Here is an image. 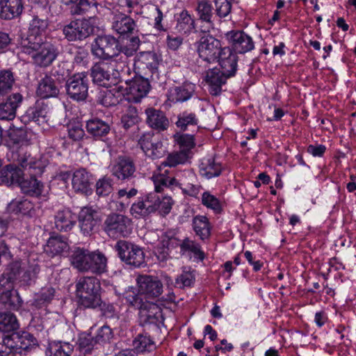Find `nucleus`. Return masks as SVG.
Segmentation results:
<instances>
[{"instance_id": "obj_1", "label": "nucleus", "mask_w": 356, "mask_h": 356, "mask_svg": "<svg viewBox=\"0 0 356 356\" xmlns=\"http://www.w3.org/2000/svg\"><path fill=\"white\" fill-rule=\"evenodd\" d=\"M19 328V323L16 316L10 312H0V332H10L6 335L3 342L0 343V356H15L16 353H22L37 344L33 335L28 332L14 331Z\"/></svg>"}, {"instance_id": "obj_2", "label": "nucleus", "mask_w": 356, "mask_h": 356, "mask_svg": "<svg viewBox=\"0 0 356 356\" xmlns=\"http://www.w3.org/2000/svg\"><path fill=\"white\" fill-rule=\"evenodd\" d=\"M72 265L81 272L102 274L106 268V258L100 252L76 248L71 256Z\"/></svg>"}, {"instance_id": "obj_3", "label": "nucleus", "mask_w": 356, "mask_h": 356, "mask_svg": "<svg viewBox=\"0 0 356 356\" xmlns=\"http://www.w3.org/2000/svg\"><path fill=\"white\" fill-rule=\"evenodd\" d=\"M23 51L31 56L33 63L39 67H46L49 66L58 55L57 47L48 42H42L41 39L33 41L29 38L26 41H22Z\"/></svg>"}, {"instance_id": "obj_4", "label": "nucleus", "mask_w": 356, "mask_h": 356, "mask_svg": "<svg viewBox=\"0 0 356 356\" xmlns=\"http://www.w3.org/2000/svg\"><path fill=\"white\" fill-rule=\"evenodd\" d=\"M101 284L95 277H83L76 284V293L80 305L85 308L95 309L101 306Z\"/></svg>"}, {"instance_id": "obj_5", "label": "nucleus", "mask_w": 356, "mask_h": 356, "mask_svg": "<svg viewBox=\"0 0 356 356\" xmlns=\"http://www.w3.org/2000/svg\"><path fill=\"white\" fill-rule=\"evenodd\" d=\"M102 229L110 238L127 237L132 231L131 220L122 214L112 213L106 217Z\"/></svg>"}, {"instance_id": "obj_6", "label": "nucleus", "mask_w": 356, "mask_h": 356, "mask_svg": "<svg viewBox=\"0 0 356 356\" xmlns=\"http://www.w3.org/2000/svg\"><path fill=\"white\" fill-rule=\"evenodd\" d=\"M195 44L199 58L206 64L216 63L222 47L221 42L210 35L201 37Z\"/></svg>"}, {"instance_id": "obj_7", "label": "nucleus", "mask_w": 356, "mask_h": 356, "mask_svg": "<svg viewBox=\"0 0 356 356\" xmlns=\"http://www.w3.org/2000/svg\"><path fill=\"white\" fill-rule=\"evenodd\" d=\"M119 49V42L111 35L97 36L91 44V53L97 58L108 60Z\"/></svg>"}, {"instance_id": "obj_8", "label": "nucleus", "mask_w": 356, "mask_h": 356, "mask_svg": "<svg viewBox=\"0 0 356 356\" xmlns=\"http://www.w3.org/2000/svg\"><path fill=\"white\" fill-rule=\"evenodd\" d=\"M122 261L134 267H140L145 263V254L142 248L132 243L120 240L115 246Z\"/></svg>"}, {"instance_id": "obj_9", "label": "nucleus", "mask_w": 356, "mask_h": 356, "mask_svg": "<svg viewBox=\"0 0 356 356\" xmlns=\"http://www.w3.org/2000/svg\"><path fill=\"white\" fill-rule=\"evenodd\" d=\"M67 95L72 99L83 101L88 97V79L87 72L74 74L66 83Z\"/></svg>"}, {"instance_id": "obj_10", "label": "nucleus", "mask_w": 356, "mask_h": 356, "mask_svg": "<svg viewBox=\"0 0 356 356\" xmlns=\"http://www.w3.org/2000/svg\"><path fill=\"white\" fill-rule=\"evenodd\" d=\"M13 283L10 277H0V302L9 309L18 310L22 306V300L16 291H13Z\"/></svg>"}, {"instance_id": "obj_11", "label": "nucleus", "mask_w": 356, "mask_h": 356, "mask_svg": "<svg viewBox=\"0 0 356 356\" xmlns=\"http://www.w3.org/2000/svg\"><path fill=\"white\" fill-rule=\"evenodd\" d=\"M159 192H150L140 197L130 208V213L135 218H145L156 211V202L159 200Z\"/></svg>"}, {"instance_id": "obj_12", "label": "nucleus", "mask_w": 356, "mask_h": 356, "mask_svg": "<svg viewBox=\"0 0 356 356\" xmlns=\"http://www.w3.org/2000/svg\"><path fill=\"white\" fill-rule=\"evenodd\" d=\"M111 70L109 64L104 60L96 63L90 69L93 83L104 87L117 84L120 79L115 72L111 73Z\"/></svg>"}, {"instance_id": "obj_13", "label": "nucleus", "mask_w": 356, "mask_h": 356, "mask_svg": "<svg viewBox=\"0 0 356 356\" xmlns=\"http://www.w3.org/2000/svg\"><path fill=\"white\" fill-rule=\"evenodd\" d=\"M138 144L145 155L152 159L162 158L167 152L163 143L152 132L144 134L139 139Z\"/></svg>"}, {"instance_id": "obj_14", "label": "nucleus", "mask_w": 356, "mask_h": 356, "mask_svg": "<svg viewBox=\"0 0 356 356\" xmlns=\"http://www.w3.org/2000/svg\"><path fill=\"white\" fill-rule=\"evenodd\" d=\"M78 220L81 232L84 235H90L101 221L99 211L92 206L81 208Z\"/></svg>"}, {"instance_id": "obj_15", "label": "nucleus", "mask_w": 356, "mask_h": 356, "mask_svg": "<svg viewBox=\"0 0 356 356\" xmlns=\"http://www.w3.org/2000/svg\"><path fill=\"white\" fill-rule=\"evenodd\" d=\"M136 282L139 292L146 299L154 300L163 293V284L156 277L147 275H139L136 279Z\"/></svg>"}, {"instance_id": "obj_16", "label": "nucleus", "mask_w": 356, "mask_h": 356, "mask_svg": "<svg viewBox=\"0 0 356 356\" xmlns=\"http://www.w3.org/2000/svg\"><path fill=\"white\" fill-rule=\"evenodd\" d=\"M177 235L175 229H168L161 234L154 250L159 259L164 261L168 257L170 250L177 247L181 248V241Z\"/></svg>"}, {"instance_id": "obj_17", "label": "nucleus", "mask_w": 356, "mask_h": 356, "mask_svg": "<svg viewBox=\"0 0 356 356\" xmlns=\"http://www.w3.org/2000/svg\"><path fill=\"white\" fill-rule=\"evenodd\" d=\"M136 64L139 68L147 70L152 81H157L159 80V74L158 67L159 65V58L158 55L154 51H142L136 56Z\"/></svg>"}, {"instance_id": "obj_18", "label": "nucleus", "mask_w": 356, "mask_h": 356, "mask_svg": "<svg viewBox=\"0 0 356 356\" xmlns=\"http://www.w3.org/2000/svg\"><path fill=\"white\" fill-rule=\"evenodd\" d=\"M63 32L69 41L82 40L92 33V28L87 20H76L65 26Z\"/></svg>"}, {"instance_id": "obj_19", "label": "nucleus", "mask_w": 356, "mask_h": 356, "mask_svg": "<svg viewBox=\"0 0 356 356\" xmlns=\"http://www.w3.org/2000/svg\"><path fill=\"white\" fill-rule=\"evenodd\" d=\"M136 168L133 159L126 156H120L111 165L112 175L120 180L129 179L134 176Z\"/></svg>"}, {"instance_id": "obj_20", "label": "nucleus", "mask_w": 356, "mask_h": 356, "mask_svg": "<svg viewBox=\"0 0 356 356\" xmlns=\"http://www.w3.org/2000/svg\"><path fill=\"white\" fill-rule=\"evenodd\" d=\"M226 36L236 54H245L254 48L252 38L243 31H232L227 32Z\"/></svg>"}, {"instance_id": "obj_21", "label": "nucleus", "mask_w": 356, "mask_h": 356, "mask_svg": "<svg viewBox=\"0 0 356 356\" xmlns=\"http://www.w3.org/2000/svg\"><path fill=\"white\" fill-rule=\"evenodd\" d=\"M111 28L114 32L123 38H129L136 31V22L127 15L115 13L111 21Z\"/></svg>"}, {"instance_id": "obj_22", "label": "nucleus", "mask_w": 356, "mask_h": 356, "mask_svg": "<svg viewBox=\"0 0 356 356\" xmlns=\"http://www.w3.org/2000/svg\"><path fill=\"white\" fill-rule=\"evenodd\" d=\"M143 296L138 289L129 286L122 293V298L129 307L139 310L140 314L146 312L147 309L151 307L156 309V305L151 303L147 300H144Z\"/></svg>"}, {"instance_id": "obj_23", "label": "nucleus", "mask_w": 356, "mask_h": 356, "mask_svg": "<svg viewBox=\"0 0 356 356\" xmlns=\"http://www.w3.org/2000/svg\"><path fill=\"white\" fill-rule=\"evenodd\" d=\"M223 70L217 67L209 69L206 74L205 81L209 86V92L211 95L218 96L222 92V86L225 84L228 76Z\"/></svg>"}, {"instance_id": "obj_24", "label": "nucleus", "mask_w": 356, "mask_h": 356, "mask_svg": "<svg viewBox=\"0 0 356 356\" xmlns=\"http://www.w3.org/2000/svg\"><path fill=\"white\" fill-rule=\"evenodd\" d=\"M238 57L236 54L229 47H222L218 59V62L222 70L228 76H234L237 70Z\"/></svg>"}, {"instance_id": "obj_25", "label": "nucleus", "mask_w": 356, "mask_h": 356, "mask_svg": "<svg viewBox=\"0 0 356 356\" xmlns=\"http://www.w3.org/2000/svg\"><path fill=\"white\" fill-rule=\"evenodd\" d=\"M146 123L158 132L165 131L170 126V122L163 111L154 108L145 110Z\"/></svg>"}, {"instance_id": "obj_26", "label": "nucleus", "mask_w": 356, "mask_h": 356, "mask_svg": "<svg viewBox=\"0 0 356 356\" xmlns=\"http://www.w3.org/2000/svg\"><path fill=\"white\" fill-rule=\"evenodd\" d=\"M76 220V215L70 209H60L54 215V226L60 232H67L72 230Z\"/></svg>"}, {"instance_id": "obj_27", "label": "nucleus", "mask_w": 356, "mask_h": 356, "mask_svg": "<svg viewBox=\"0 0 356 356\" xmlns=\"http://www.w3.org/2000/svg\"><path fill=\"white\" fill-rule=\"evenodd\" d=\"M128 94L129 99L136 103L140 102L141 99L145 97L150 88L148 79L141 76L135 77L129 81Z\"/></svg>"}, {"instance_id": "obj_28", "label": "nucleus", "mask_w": 356, "mask_h": 356, "mask_svg": "<svg viewBox=\"0 0 356 356\" xmlns=\"http://www.w3.org/2000/svg\"><path fill=\"white\" fill-rule=\"evenodd\" d=\"M22 101L19 93H14L7 97L6 100L0 103V120H12L16 116L17 108Z\"/></svg>"}, {"instance_id": "obj_29", "label": "nucleus", "mask_w": 356, "mask_h": 356, "mask_svg": "<svg viewBox=\"0 0 356 356\" xmlns=\"http://www.w3.org/2000/svg\"><path fill=\"white\" fill-rule=\"evenodd\" d=\"M195 92V85L185 83L181 86L172 87L168 92V100L172 103H182L190 99Z\"/></svg>"}, {"instance_id": "obj_30", "label": "nucleus", "mask_w": 356, "mask_h": 356, "mask_svg": "<svg viewBox=\"0 0 356 356\" xmlns=\"http://www.w3.org/2000/svg\"><path fill=\"white\" fill-rule=\"evenodd\" d=\"M129 58L118 49L117 52H115V55L108 60L111 70L116 74L120 81L123 76L130 72Z\"/></svg>"}, {"instance_id": "obj_31", "label": "nucleus", "mask_w": 356, "mask_h": 356, "mask_svg": "<svg viewBox=\"0 0 356 356\" xmlns=\"http://www.w3.org/2000/svg\"><path fill=\"white\" fill-rule=\"evenodd\" d=\"M175 30L180 34L188 35L196 31L194 17L186 10H183L175 16Z\"/></svg>"}, {"instance_id": "obj_32", "label": "nucleus", "mask_w": 356, "mask_h": 356, "mask_svg": "<svg viewBox=\"0 0 356 356\" xmlns=\"http://www.w3.org/2000/svg\"><path fill=\"white\" fill-rule=\"evenodd\" d=\"M70 245L67 237L62 235L51 236L47 243L45 251L51 257L67 254Z\"/></svg>"}, {"instance_id": "obj_33", "label": "nucleus", "mask_w": 356, "mask_h": 356, "mask_svg": "<svg viewBox=\"0 0 356 356\" xmlns=\"http://www.w3.org/2000/svg\"><path fill=\"white\" fill-rule=\"evenodd\" d=\"M24 9L22 0H0V17L12 19L19 16Z\"/></svg>"}, {"instance_id": "obj_34", "label": "nucleus", "mask_w": 356, "mask_h": 356, "mask_svg": "<svg viewBox=\"0 0 356 356\" xmlns=\"http://www.w3.org/2000/svg\"><path fill=\"white\" fill-rule=\"evenodd\" d=\"M22 175V169L15 165L9 164L2 166L0 159V186H11L19 181Z\"/></svg>"}, {"instance_id": "obj_35", "label": "nucleus", "mask_w": 356, "mask_h": 356, "mask_svg": "<svg viewBox=\"0 0 356 356\" xmlns=\"http://www.w3.org/2000/svg\"><path fill=\"white\" fill-rule=\"evenodd\" d=\"M222 165L215 157L204 158L200 165V172L202 177L211 179L218 177L222 172Z\"/></svg>"}, {"instance_id": "obj_36", "label": "nucleus", "mask_w": 356, "mask_h": 356, "mask_svg": "<svg viewBox=\"0 0 356 356\" xmlns=\"http://www.w3.org/2000/svg\"><path fill=\"white\" fill-rule=\"evenodd\" d=\"M23 175L24 173L22 170L21 177L19 181L15 182V184L19 186L22 191L25 194L35 197L40 195L42 191L43 184L35 179L34 176L24 179Z\"/></svg>"}, {"instance_id": "obj_37", "label": "nucleus", "mask_w": 356, "mask_h": 356, "mask_svg": "<svg viewBox=\"0 0 356 356\" xmlns=\"http://www.w3.org/2000/svg\"><path fill=\"white\" fill-rule=\"evenodd\" d=\"M73 188L76 192L87 194L90 191V175L85 169L76 170L72 178Z\"/></svg>"}, {"instance_id": "obj_38", "label": "nucleus", "mask_w": 356, "mask_h": 356, "mask_svg": "<svg viewBox=\"0 0 356 356\" xmlns=\"http://www.w3.org/2000/svg\"><path fill=\"white\" fill-rule=\"evenodd\" d=\"M59 93V89L54 79L46 75L39 82L37 94L42 98L47 99L56 97Z\"/></svg>"}, {"instance_id": "obj_39", "label": "nucleus", "mask_w": 356, "mask_h": 356, "mask_svg": "<svg viewBox=\"0 0 356 356\" xmlns=\"http://www.w3.org/2000/svg\"><path fill=\"white\" fill-rule=\"evenodd\" d=\"M195 10L199 19L207 24V28L202 30V31L205 33L209 32L213 25L212 21L213 8L211 3L208 0H201L197 3Z\"/></svg>"}, {"instance_id": "obj_40", "label": "nucleus", "mask_w": 356, "mask_h": 356, "mask_svg": "<svg viewBox=\"0 0 356 356\" xmlns=\"http://www.w3.org/2000/svg\"><path fill=\"white\" fill-rule=\"evenodd\" d=\"M56 290L51 286L42 288L31 301L33 309H40L46 307L54 298Z\"/></svg>"}, {"instance_id": "obj_41", "label": "nucleus", "mask_w": 356, "mask_h": 356, "mask_svg": "<svg viewBox=\"0 0 356 356\" xmlns=\"http://www.w3.org/2000/svg\"><path fill=\"white\" fill-rule=\"evenodd\" d=\"M193 229L202 241L208 239L211 235V225L205 216L197 215L193 219Z\"/></svg>"}, {"instance_id": "obj_42", "label": "nucleus", "mask_w": 356, "mask_h": 356, "mask_svg": "<svg viewBox=\"0 0 356 356\" xmlns=\"http://www.w3.org/2000/svg\"><path fill=\"white\" fill-rule=\"evenodd\" d=\"M48 27V22L45 19L40 18L38 16H33V19L29 23V33L27 38L23 41L27 40L29 38H31L33 41H38L40 39V37L44 33Z\"/></svg>"}, {"instance_id": "obj_43", "label": "nucleus", "mask_w": 356, "mask_h": 356, "mask_svg": "<svg viewBox=\"0 0 356 356\" xmlns=\"http://www.w3.org/2000/svg\"><path fill=\"white\" fill-rule=\"evenodd\" d=\"M34 206L27 199L13 200L7 207V210L10 213L32 216Z\"/></svg>"}, {"instance_id": "obj_44", "label": "nucleus", "mask_w": 356, "mask_h": 356, "mask_svg": "<svg viewBox=\"0 0 356 356\" xmlns=\"http://www.w3.org/2000/svg\"><path fill=\"white\" fill-rule=\"evenodd\" d=\"M86 129L93 136L102 137L109 133L111 127L108 123L95 118L87 121Z\"/></svg>"}, {"instance_id": "obj_45", "label": "nucleus", "mask_w": 356, "mask_h": 356, "mask_svg": "<svg viewBox=\"0 0 356 356\" xmlns=\"http://www.w3.org/2000/svg\"><path fill=\"white\" fill-rule=\"evenodd\" d=\"M74 346L68 342L53 341L49 343L47 356H70Z\"/></svg>"}, {"instance_id": "obj_46", "label": "nucleus", "mask_w": 356, "mask_h": 356, "mask_svg": "<svg viewBox=\"0 0 356 356\" xmlns=\"http://www.w3.org/2000/svg\"><path fill=\"white\" fill-rule=\"evenodd\" d=\"M152 179L154 184V188L159 193L162 192L164 188L174 186L179 187L180 179L170 178L164 174L154 173Z\"/></svg>"}, {"instance_id": "obj_47", "label": "nucleus", "mask_w": 356, "mask_h": 356, "mask_svg": "<svg viewBox=\"0 0 356 356\" xmlns=\"http://www.w3.org/2000/svg\"><path fill=\"white\" fill-rule=\"evenodd\" d=\"M199 120L195 113L184 111L177 116V127L181 131H186L191 127H196Z\"/></svg>"}, {"instance_id": "obj_48", "label": "nucleus", "mask_w": 356, "mask_h": 356, "mask_svg": "<svg viewBox=\"0 0 356 356\" xmlns=\"http://www.w3.org/2000/svg\"><path fill=\"white\" fill-rule=\"evenodd\" d=\"M97 0H78L70 7V12L73 15H83L97 9Z\"/></svg>"}, {"instance_id": "obj_49", "label": "nucleus", "mask_w": 356, "mask_h": 356, "mask_svg": "<svg viewBox=\"0 0 356 356\" xmlns=\"http://www.w3.org/2000/svg\"><path fill=\"white\" fill-rule=\"evenodd\" d=\"M15 78L13 73L10 70L0 71V96H4L11 91Z\"/></svg>"}, {"instance_id": "obj_50", "label": "nucleus", "mask_w": 356, "mask_h": 356, "mask_svg": "<svg viewBox=\"0 0 356 356\" xmlns=\"http://www.w3.org/2000/svg\"><path fill=\"white\" fill-rule=\"evenodd\" d=\"M180 250L182 254L186 252H192L200 260L202 261L204 259V253L201 250L200 244L189 238H186L181 241Z\"/></svg>"}, {"instance_id": "obj_51", "label": "nucleus", "mask_w": 356, "mask_h": 356, "mask_svg": "<svg viewBox=\"0 0 356 356\" xmlns=\"http://www.w3.org/2000/svg\"><path fill=\"white\" fill-rule=\"evenodd\" d=\"M138 194V190L133 188L127 191L126 189H120L116 194L113 195V197L116 200H120L119 210L122 211L127 209L130 204V198Z\"/></svg>"}, {"instance_id": "obj_52", "label": "nucleus", "mask_w": 356, "mask_h": 356, "mask_svg": "<svg viewBox=\"0 0 356 356\" xmlns=\"http://www.w3.org/2000/svg\"><path fill=\"white\" fill-rule=\"evenodd\" d=\"M202 204L208 209H212L215 213H218L222 211L220 201L209 191H204L201 197Z\"/></svg>"}, {"instance_id": "obj_53", "label": "nucleus", "mask_w": 356, "mask_h": 356, "mask_svg": "<svg viewBox=\"0 0 356 356\" xmlns=\"http://www.w3.org/2000/svg\"><path fill=\"white\" fill-rule=\"evenodd\" d=\"M113 179L108 177H104L99 179L95 185V192L99 197H105L108 195L113 191Z\"/></svg>"}, {"instance_id": "obj_54", "label": "nucleus", "mask_w": 356, "mask_h": 356, "mask_svg": "<svg viewBox=\"0 0 356 356\" xmlns=\"http://www.w3.org/2000/svg\"><path fill=\"white\" fill-rule=\"evenodd\" d=\"M70 52L74 55V64L86 66L88 63L89 54L87 49L80 47H73L70 48Z\"/></svg>"}, {"instance_id": "obj_55", "label": "nucleus", "mask_w": 356, "mask_h": 356, "mask_svg": "<svg viewBox=\"0 0 356 356\" xmlns=\"http://www.w3.org/2000/svg\"><path fill=\"white\" fill-rule=\"evenodd\" d=\"M188 159V153L184 151L175 152L168 154L162 163L164 166L175 167L179 164L184 163Z\"/></svg>"}, {"instance_id": "obj_56", "label": "nucleus", "mask_w": 356, "mask_h": 356, "mask_svg": "<svg viewBox=\"0 0 356 356\" xmlns=\"http://www.w3.org/2000/svg\"><path fill=\"white\" fill-rule=\"evenodd\" d=\"M134 350L138 353L149 351L153 348V341L146 335L138 334L133 341Z\"/></svg>"}, {"instance_id": "obj_57", "label": "nucleus", "mask_w": 356, "mask_h": 356, "mask_svg": "<svg viewBox=\"0 0 356 356\" xmlns=\"http://www.w3.org/2000/svg\"><path fill=\"white\" fill-rule=\"evenodd\" d=\"M82 124L79 121H71L67 125L68 136L74 141L81 140L85 136Z\"/></svg>"}, {"instance_id": "obj_58", "label": "nucleus", "mask_w": 356, "mask_h": 356, "mask_svg": "<svg viewBox=\"0 0 356 356\" xmlns=\"http://www.w3.org/2000/svg\"><path fill=\"white\" fill-rule=\"evenodd\" d=\"M138 111L135 107L129 106L121 118V124L125 129L133 127L138 122Z\"/></svg>"}, {"instance_id": "obj_59", "label": "nucleus", "mask_w": 356, "mask_h": 356, "mask_svg": "<svg viewBox=\"0 0 356 356\" xmlns=\"http://www.w3.org/2000/svg\"><path fill=\"white\" fill-rule=\"evenodd\" d=\"M21 166L24 170H33L34 175L42 173L45 167L44 164L41 161L35 160L33 158L22 160L21 162Z\"/></svg>"}, {"instance_id": "obj_60", "label": "nucleus", "mask_w": 356, "mask_h": 356, "mask_svg": "<svg viewBox=\"0 0 356 356\" xmlns=\"http://www.w3.org/2000/svg\"><path fill=\"white\" fill-rule=\"evenodd\" d=\"M140 44V40L138 36H134L128 40L126 44L122 46L119 45V49L125 55L131 57L136 53L139 49Z\"/></svg>"}, {"instance_id": "obj_61", "label": "nucleus", "mask_w": 356, "mask_h": 356, "mask_svg": "<svg viewBox=\"0 0 356 356\" xmlns=\"http://www.w3.org/2000/svg\"><path fill=\"white\" fill-rule=\"evenodd\" d=\"M120 101V99L111 90L100 92L97 99L98 103L105 107L115 106Z\"/></svg>"}, {"instance_id": "obj_62", "label": "nucleus", "mask_w": 356, "mask_h": 356, "mask_svg": "<svg viewBox=\"0 0 356 356\" xmlns=\"http://www.w3.org/2000/svg\"><path fill=\"white\" fill-rule=\"evenodd\" d=\"M175 140L181 149L187 153L195 146L194 136L191 134H183L175 136Z\"/></svg>"}, {"instance_id": "obj_63", "label": "nucleus", "mask_w": 356, "mask_h": 356, "mask_svg": "<svg viewBox=\"0 0 356 356\" xmlns=\"http://www.w3.org/2000/svg\"><path fill=\"white\" fill-rule=\"evenodd\" d=\"M95 344L97 343L90 334L81 335L79 339L78 347L81 352L87 354L91 352Z\"/></svg>"}, {"instance_id": "obj_64", "label": "nucleus", "mask_w": 356, "mask_h": 356, "mask_svg": "<svg viewBox=\"0 0 356 356\" xmlns=\"http://www.w3.org/2000/svg\"><path fill=\"white\" fill-rule=\"evenodd\" d=\"M174 201L170 196H161L159 195V200L156 202V211L162 216L168 214L171 209Z\"/></svg>"}]
</instances>
